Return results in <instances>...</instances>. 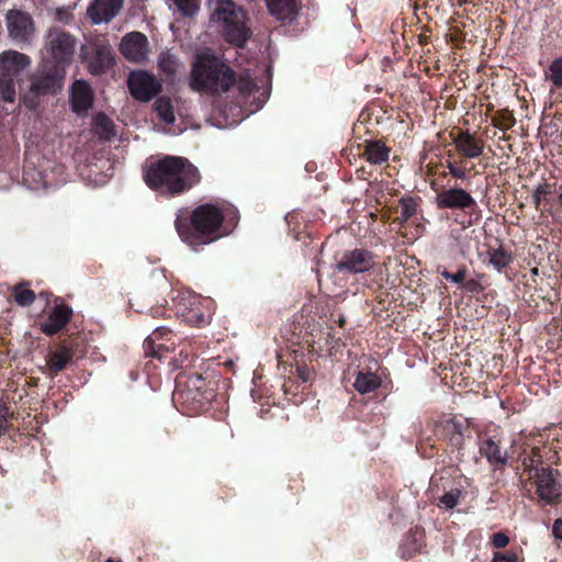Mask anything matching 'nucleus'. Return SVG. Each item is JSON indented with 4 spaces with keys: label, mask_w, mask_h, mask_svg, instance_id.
<instances>
[{
    "label": "nucleus",
    "mask_w": 562,
    "mask_h": 562,
    "mask_svg": "<svg viewBox=\"0 0 562 562\" xmlns=\"http://www.w3.org/2000/svg\"><path fill=\"white\" fill-rule=\"evenodd\" d=\"M144 180L157 194L176 196L196 184L200 173L188 159L166 156L144 171Z\"/></svg>",
    "instance_id": "f257e3e1"
},
{
    "label": "nucleus",
    "mask_w": 562,
    "mask_h": 562,
    "mask_svg": "<svg viewBox=\"0 0 562 562\" xmlns=\"http://www.w3.org/2000/svg\"><path fill=\"white\" fill-rule=\"evenodd\" d=\"M235 81V71L220 58L207 53L196 55L188 79L192 91L212 95L226 93Z\"/></svg>",
    "instance_id": "f03ea898"
},
{
    "label": "nucleus",
    "mask_w": 562,
    "mask_h": 562,
    "mask_svg": "<svg viewBox=\"0 0 562 562\" xmlns=\"http://www.w3.org/2000/svg\"><path fill=\"white\" fill-rule=\"evenodd\" d=\"M223 220L224 215L218 207L213 204H203L192 212L190 224H186L180 217H177L175 225L182 241L195 247L217 239L218 235L215 234H217Z\"/></svg>",
    "instance_id": "7ed1b4c3"
},
{
    "label": "nucleus",
    "mask_w": 562,
    "mask_h": 562,
    "mask_svg": "<svg viewBox=\"0 0 562 562\" xmlns=\"http://www.w3.org/2000/svg\"><path fill=\"white\" fill-rule=\"evenodd\" d=\"M211 21L221 24L226 41L236 46H243L250 35L244 11L232 0L214 1Z\"/></svg>",
    "instance_id": "20e7f679"
},
{
    "label": "nucleus",
    "mask_w": 562,
    "mask_h": 562,
    "mask_svg": "<svg viewBox=\"0 0 562 562\" xmlns=\"http://www.w3.org/2000/svg\"><path fill=\"white\" fill-rule=\"evenodd\" d=\"M66 68L52 61L43 60L30 77V91L34 95L59 93L65 83Z\"/></svg>",
    "instance_id": "39448f33"
},
{
    "label": "nucleus",
    "mask_w": 562,
    "mask_h": 562,
    "mask_svg": "<svg viewBox=\"0 0 562 562\" xmlns=\"http://www.w3.org/2000/svg\"><path fill=\"white\" fill-rule=\"evenodd\" d=\"M77 40L70 33L60 27H50L45 36V47L50 56L52 61L56 65H63L66 69L72 60Z\"/></svg>",
    "instance_id": "423d86ee"
},
{
    "label": "nucleus",
    "mask_w": 562,
    "mask_h": 562,
    "mask_svg": "<svg viewBox=\"0 0 562 562\" xmlns=\"http://www.w3.org/2000/svg\"><path fill=\"white\" fill-rule=\"evenodd\" d=\"M5 23L8 34L13 42L26 45L32 43L35 26L30 13L22 10H9L5 14Z\"/></svg>",
    "instance_id": "0eeeda50"
},
{
    "label": "nucleus",
    "mask_w": 562,
    "mask_h": 562,
    "mask_svg": "<svg viewBox=\"0 0 562 562\" xmlns=\"http://www.w3.org/2000/svg\"><path fill=\"white\" fill-rule=\"evenodd\" d=\"M127 86L132 97L142 102H148L162 89L161 82L148 71H132L127 79Z\"/></svg>",
    "instance_id": "6e6552de"
},
{
    "label": "nucleus",
    "mask_w": 562,
    "mask_h": 562,
    "mask_svg": "<svg viewBox=\"0 0 562 562\" xmlns=\"http://www.w3.org/2000/svg\"><path fill=\"white\" fill-rule=\"evenodd\" d=\"M374 263V257L369 250L352 249L342 255L334 269L339 273L357 274L370 271Z\"/></svg>",
    "instance_id": "1a4fd4ad"
},
{
    "label": "nucleus",
    "mask_w": 562,
    "mask_h": 562,
    "mask_svg": "<svg viewBox=\"0 0 562 562\" xmlns=\"http://www.w3.org/2000/svg\"><path fill=\"white\" fill-rule=\"evenodd\" d=\"M120 50L127 60L143 63L148 59L150 46L147 36L135 31L122 37Z\"/></svg>",
    "instance_id": "9d476101"
},
{
    "label": "nucleus",
    "mask_w": 562,
    "mask_h": 562,
    "mask_svg": "<svg viewBox=\"0 0 562 562\" xmlns=\"http://www.w3.org/2000/svg\"><path fill=\"white\" fill-rule=\"evenodd\" d=\"M436 204L439 209L467 210L476 205L470 192L461 188H450L436 195Z\"/></svg>",
    "instance_id": "9b49d317"
},
{
    "label": "nucleus",
    "mask_w": 562,
    "mask_h": 562,
    "mask_svg": "<svg viewBox=\"0 0 562 562\" xmlns=\"http://www.w3.org/2000/svg\"><path fill=\"white\" fill-rule=\"evenodd\" d=\"M558 473L547 468L536 469L535 482L541 499L553 503L561 495V485L558 482Z\"/></svg>",
    "instance_id": "f8f14e48"
},
{
    "label": "nucleus",
    "mask_w": 562,
    "mask_h": 562,
    "mask_svg": "<svg viewBox=\"0 0 562 562\" xmlns=\"http://www.w3.org/2000/svg\"><path fill=\"white\" fill-rule=\"evenodd\" d=\"M88 70L92 75H101L114 64L112 48L108 45L95 44L85 53Z\"/></svg>",
    "instance_id": "ddd939ff"
},
{
    "label": "nucleus",
    "mask_w": 562,
    "mask_h": 562,
    "mask_svg": "<svg viewBox=\"0 0 562 562\" xmlns=\"http://www.w3.org/2000/svg\"><path fill=\"white\" fill-rule=\"evenodd\" d=\"M31 57L18 50L8 49L0 54V76L18 79L31 66Z\"/></svg>",
    "instance_id": "4468645a"
},
{
    "label": "nucleus",
    "mask_w": 562,
    "mask_h": 562,
    "mask_svg": "<svg viewBox=\"0 0 562 562\" xmlns=\"http://www.w3.org/2000/svg\"><path fill=\"white\" fill-rule=\"evenodd\" d=\"M452 140L458 154L465 159H475L483 154L484 140L468 130L459 131Z\"/></svg>",
    "instance_id": "2eb2a0df"
},
{
    "label": "nucleus",
    "mask_w": 562,
    "mask_h": 562,
    "mask_svg": "<svg viewBox=\"0 0 562 562\" xmlns=\"http://www.w3.org/2000/svg\"><path fill=\"white\" fill-rule=\"evenodd\" d=\"M124 0H94L87 9L93 24L109 23L123 7Z\"/></svg>",
    "instance_id": "dca6fc26"
},
{
    "label": "nucleus",
    "mask_w": 562,
    "mask_h": 562,
    "mask_svg": "<svg viewBox=\"0 0 562 562\" xmlns=\"http://www.w3.org/2000/svg\"><path fill=\"white\" fill-rule=\"evenodd\" d=\"M70 105L74 112L81 114L93 104V92L90 85L83 80H76L70 88Z\"/></svg>",
    "instance_id": "f3484780"
},
{
    "label": "nucleus",
    "mask_w": 562,
    "mask_h": 562,
    "mask_svg": "<svg viewBox=\"0 0 562 562\" xmlns=\"http://www.w3.org/2000/svg\"><path fill=\"white\" fill-rule=\"evenodd\" d=\"M72 310L66 305H57L49 314L47 321L41 325L46 335L58 333L71 318Z\"/></svg>",
    "instance_id": "a211bd4d"
},
{
    "label": "nucleus",
    "mask_w": 562,
    "mask_h": 562,
    "mask_svg": "<svg viewBox=\"0 0 562 562\" xmlns=\"http://www.w3.org/2000/svg\"><path fill=\"white\" fill-rule=\"evenodd\" d=\"M270 14L281 22H291L295 18V0H267Z\"/></svg>",
    "instance_id": "6ab92c4d"
},
{
    "label": "nucleus",
    "mask_w": 562,
    "mask_h": 562,
    "mask_svg": "<svg viewBox=\"0 0 562 562\" xmlns=\"http://www.w3.org/2000/svg\"><path fill=\"white\" fill-rule=\"evenodd\" d=\"M437 434L446 438L453 447H461L463 442V426L453 418L442 420L437 427Z\"/></svg>",
    "instance_id": "aec40b11"
},
{
    "label": "nucleus",
    "mask_w": 562,
    "mask_h": 562,
    "mask_svg": "<svg viewBox=\"0 0 562 562\" xmlns=\"http://www.w3.org/2000/svg\"><path fill=\"white\" fill-rule=\"evenodd\" d=\"M158 69L167 79L173 80L176 75L183 67L180 59L170 50L162 52L157 60Z\"/></svg>",
    "instance_id": "412c9836"
},
{
    "label": "nucleus",
    "mask_w": 562,
    "mask_h": 562,
    "mask_svg": "<svg viewBox=\"0 0 562 562\" xmlns=\"http://www.w3.org/2000/svg\"><path fill=\"white\" fill-rule=\"evenodd\" d=\"M480 453L493 465H504L508 459L507 452L502 451L499 446L491 438L482 442Z\"/></svg>",
    "instance_id": "4be33fe9"
},
{
    "label": "nucleus",
    "mask_w": 562,
    "mask_h": 562,
    "mask_svg": "<svg viewBox=\"0 0 562 562\" xmlns=\"http://www.w3.org/2000/svg\"><path fill=\"white\" fill-rule=\"evenodd\" d=\"M389 154V148L379 140L368 142L366 145L364 155L371 164L379 165L387 161Z\"/></svg>",
    "instance_id": "5701e85b"
},
{
    "label": "nucleus",
    "mask_w": 562,
    "mask_h": 562,
    "mask_svg": "<svg viewBox=\"0 0 562 562\" xmlns=\"http://www.w3.org/2000/svg\"><path fill=\"white\" fill-rule=\"evenodd\" d=\"M381 385V379L372 372H359L353 387L360 393L366 394L376 390Z\"/></svg>",
    "instance_id": "b1692460"
},
{
    "label": "nucleus",
    "mask_w": 562,
    "mask_h": 562,
    "mask_svg": "<svg viewBox=\"0 0 562 562\" xmlns=\"http://www.w3.org/2000/svg\"><path fill=\"white\" fill-rule=\"evenodd\" d=\"M95 133L102 139H110L114 136V124L104 113H98L93 119Z\"/></svg>",
    "instance_id": "393cba45"
},
{
    "label": "nucleus",
    "mask_w": 562,
    "mask_h": 562,
    "mask_svg": "<svg viewBox=\"0 0 562 562\" xmlns=\"http://www.w3.org/2000/svg\"><path fill=\"white\" fill-rule=\"evenodd\" d=\"M488 261L490 263L501 272L504 268H506L512 262V256L502 247L496 249L487 250Z\"/></svg>",
    "instance_id": "a878e982"
},
{
    "label": "nucleus",
    "mask_w": 562,
    "mask_h": 562,
    "mask_svg": "<svg viewBox=\"0 0 562 562\" xmlns=\"http://www.w3.org/2000/svg\"><path fill=\"white\" fill-rule=\"evenodd\" d=\"M546 79L551 83V90L562 88V56L551 61L546 71Z\"/></svg>",
    "instance_id": "bb28decb"
},
{
    "label": "nucleus",
    "mask_w": 562,
    "mask_h": 562,
    "mask_svg": "<svg viewBox=\"0 0 562 562\" xmlns=\"http://www.w3.org/2000/svg\"><path fill=\"white\" fill-rule=\"evenodd\" d=\"M155 109L158 116L166 124H172L175 122L173 105L169 98H158L155 102Z\"/></svg>",
    "instance_id": "cd10ccee"
},
{
    "label": "nucleus",
    "mask_w": 562,
    "mask_h": 562,
    "mask_svg": "<svg viewBox=\"0 0 562 562\" xmlns=\"http://www.w3.org/2000/svg\"><path fill=\"white\" fill-rule=\"evenodd\" d=\"M72 355L67 348L59 349L55 351L49 360L48 366L50 370L54 372H59L66 368V366L71 361Z\"/></svg>",
    "instance_id": "c85d7f7f"
},
{
    "label": "nucleus",
    "mask_w": 562,
    "mask_h": 562,
    "mask_svg": "<svg viewBox=\"0 0 562 562\" xmlns=\"http://www.w3.org/2000/svg\"><path fill=\"white\" fill-rule=\"evenodd\" d=\"M18 79L0 76V95L5 102H14Z\"/></svg>",
    "instance_id": "c756f323"
},
{
    "label": "nucleus",
    "mask_w": 562,
    "mask_h": 562,
    "mask_svg": "<svg viewBox=\"0 0 562 562\" xmlns=\"http://www.w3.org/2000/svg\"><path fill=\"white\" fill-rule=\"evenodd\" d=\"M13 294L15 302L20 306H30L35 300L34 292L32 290L24 288L21 284L14 286Z\"/></svg>",
    "instance_id": "7c9ffc66"
},
{
    "label": "nucleus",
    "mask_w": 562,
    "mask_h": 562,
    "mask_svg": "<svg viewBox=\"0 0 562 562\" xmlns=\"http://www.w3.org/2000/svg\"><path fill=\"white\" fill-rule=\"evenodd\" d=\"M235 85H237L238 91L245 97H249L258 90L256 82L248 72L241 75L238 80L236 79Z\"/></svg>",
    "instance_id": "2f4dec72"
},
{
    "label": "nucleus",
    "mask_w": 562,
    "mask_h": 562,
    "mask_svg": "<svg viewBox=\"0 0 562 562\" xmlns=\"http://www.w3.org/2000/svg\"><path fill=\"white\" fill-rule=\"evenodd\" d=\"M461 490L458 487L451 488L439 497V505L446 509H452L459 504Z\"/></svg>",
    "instance_id": "473e14b6"
},
{
    "label": "nucleus",
    "mask_w": 562,
    "mask_h": 562,
    "mask_svg": "<svg viewBox=\"0 0 562 562\" xmlns=\"http://www.w3.org/2000/svg\"><path fill=\"white\" fill-rule=\"evenodd\" d=\"M172 2L184 16H193L199 11L198 0H172Z\"/></svg>",
    "instance_id": "72a5a7b5"
},
{
    "label": "nucleus",
    "mask_w": 562,
    "mask_h": 562,
    "mask_svg": "<svg viewBox=\"0 0 562 562\" xmlns=\"http://www.w3.org/2000/svg\"><path fill=\"white\" fill-rule=\"evenodd\" d=\"M446 167L448 168L449 173L456 179L464 180L469 172V169L465 166H463V161L458 164L449 160L447 161Z\"/></svg>",
    "instance_id": "f704fd0d"
},
{
    "label": "nucleus",
    "mask_w": 562,
    "mask_h": 562,
    "mask_svg": "<svg viewBox=\"0 0 562 562\" xmlns=\"http://www.w3.org/2000/svg\"><path fill=\"white\" fill-rule=\"evenodd\" d=\"M440 274L448 281L452 282V283H456V284H461L463 283V281L465 280V277H467V268L465 267H462L460 268L456 273H451L449 272L448 270H442L440 272Z\"/></svg>",
    "instance_id": "c9c22d12"
},
{
    "label": "nucleus",
    "mask_w": 562,
    "mask_h": 562,
    "mask_svg": "<svg viewBox=\"0 0 562 562\" xmlns=\"http://www.w3.org/2000/svg\"><path fill=\"white\" fill-rule=\"evenodd\" d=\"M400 206L401 215L404 220L409 218L416 212L415 203L409 199H402Z\"/></svg>",
    "instance_id": "e433bc0d"
},
{
    "label": "nucleus",
    "mask_w": 562,
    "mask_h": 562,
    "mask_svg": "<svg viewBox=\"0 0 562 562\" xmlns=\"http://www.w3.org/2000/svg\"><path fill=\"white\" fill-rule=\"evenodd\" d=\"M492 562H520L519 557L515 552H495Z\"/></svg>",
    "instance_id": "4c0bfd02"
},
{
    "label": "nucleus",
    "mask_w": 562,
    "mask_h": 562,
    "mask_svg": "<svg viewBox=\"0 0 562 562\" xmlns=\"http://www.w3.org/2000/svg\"><path fill=\"white\" fill-rule=\"evenodd\" d=\"M509 543V538L504 532H496L491 538V544L496 549L505 548Z\"/></svg>",
    "instance_id": "58836bf2"
},
{
    "label": "nucleus",
    "mask_w": 562,
    "mask_h": 562,
    "mask_svg": "<svg viewBox=\"0 0 562 562\" xmlns=\"http://www.w3.org/2000/svg\"><path fill=\"white\" fill-rule=\"evenodd\" d=\"M548 192V187L546 184L538 186V188L535 190L532 194L533 203L536 204V206L539 205L541 196L546 195Z\"/></svg>",
    "instance_id": "ea45409f"
},
{
    "label": "nucleus",
    "mask_w": 562,
    "mask_h": 562,
    "mask_svg": "<svg viewBox=\"0 0 562 562\" xmlns=\"http://www.w3.org/2000/svg\"><path fill=\"white\" fill-rule=\"evenodd\" d=\"M552 532L555 538L562 540V518H559L553 522Z\"/></svg>",
    "instance_id": "a19ab883"
},
{
    "label": "nucleus",
    "mask_w": 562,
    "mask_h": 562,
    "mask_svg": "<svg viewBox=\"0 0 562 562\" xmlns=\"http://www.w3.org/2000/svg\"><path fill=\"white\" fill-rule=\"evenodd\" d=\"M162 330L161 327H158L154 333L153 335L148 336L146 339H145V347L149 348L153 346L155 339L158 337V335L160 334V331Z\"/></svg>",
    "instance_id": "79ce46f5"
},
{
    "label": "nucleus",
    "mask_w": 562,
    "mask_h": 562,
    "mask_svg": "<svg viewBox=\"0 0 562 562\" xmlns=\"http://www.w3.org/2000/svg\"><path fill=\"white\" fill-rule=\"evenodd\" d=\"M474 285H475V282L473 280L471 281H468L465 283V286L469 289V290H473L474 289Z\"/></svg>",
    "instance_id": "37998d69"
},
{
    "label": "nucleus",
    "mask_w": 562,
    "mask_h": 562,
    "mask_svg": "<svg viewBox=\"0 0 562 562\" xmlns=\"http://www.w3.org/2000/svg\"><path fill=\"white\" fill-rule=\"evenodd\" d=\"M531 273H532L533 276H537V274H538V269H537V268H533V269L531 270Z\"/></svg>",
    "instance_id": "c03bdc74"
},
{
    "label": "nucleus",
    "mask_w": 562,
    "mask_h": 562,
    "mask_svg": "<svg viewBox=\"0 0 562 562\" xmlns=\"http://www.w3.org/2000/svg\"><path fill=\"white\" fill-rule=\"evenodd\" d=\"M261 94L263 95V101H265L268 98V94L266 93V91H263Z\"/></svg>",
    "instance_id": "a18cd8bd"
},
{
    "label": "nucleus",
    "mask_w": 562,
    "mask_h": 562,
    "mask_svg": "<svg viewBox=\"0 0 562 562\" xmlns=\"http://www.w3.org/2000/svg\"><path fill=\"white\" fill-rule=\"evenodd\" d=\"M106 562H115L112 558L108 559Z\"/></svg>",
    "instance_id": "49530a36"
},
{
    "label": "nucleus",
    "mask_w": 562,
    "mask_h": 562,
    "mask_svg": "<svg viewBox=\"0 0 562 562\" xmlns=\"http://www.w3.org/2000/svg\"><path fill=\"white\" fill-rule=\"evenodd\" d=\"M3 427V422L0 420V429Z\"/></svg>",
    "instance_id": "de8ad7c7"
}]
</instances>
